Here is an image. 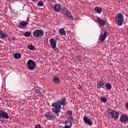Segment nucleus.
Returning <instances> with one entry per match:
<instances>
[{"instance_id":"f257e3e1","label":"nucleus","mask_w":128,"mask_h":128,"mask_svg":"<svg viewBox=\"0 0 128 128\" xmlns=\"http://www.w3.org/2000/svg\"><path fill=\"white\" fill-rule=\"evenodd\" d=\"M64 104V98H62L56 102L52 103V106L54 108H52V110L57 116H58V112H60V106Z\"/></svg>"},{"instance_id":"f03ea898","label":"nucleus","mask_w":128,"mask_h":128,"mask_svg":"<svg viewBox=\"0 0 128 128\" xmlns=\"http://www.w3.org/2000/svg\"><path fill=\"white\" fill-rule=\"evenodd\" d=\"M115 20L116 24L118 26H122V24H124V15L120 13L118 14L115 16Z\"/></svg>"},{"instance_id":"7ed1b4c3","label":"nucleus","mask_w":128,"mask_h":128,"mask_svg":"<svg viewBox=\"0 0 128 128\" xmlns=\"http://www.w3.org/2000/svg\"><path fill=\"white\" fill-rule=\"evenodd\" d=\"M44 30L36 29L33 32V36L36 38H40L44 36Z\"/></svg>"},{"instance_id":"20e7f679","label":"nucleus","mask_w":128,"mask_h":128,"mask_svg":"<svg viewBox=\"0 0 128 128\" xmlns=\"http://www.w3.org/2000/svg\"><path fill=\"white\" fill-rule=\"evenodd\" d=\"M108 112L112 118H114L115 120L120 116V112L116 110H114L112 108H109L108 110H107V112Z\"/></svg>"},{"instance_id":"39448f33","label":"nucleus","mask_w":128,"mask_h":128,"mask_svg":"<svg viewBox=\"0 0 128 128\" xmlns=\"http://www.w3.org/2000/svg\"><path fill=\"white\" fill-rule=\"evenodd\" d=\"M36 62L32 60H29L27 62V67L30 70H34L36 68Z\"/></svg>"},{"instance_id":"423d86ee","label":"nucleus","mask_w":128,"mask_h":128,"mask_svg":"<svg viewBox=\"0 0 128 128\" xmlns=\"http://www.w3.org/2000/svg\"><path fill=\"white\" fill-rule=\"evenodd\" d=\"M2 118L8 120V118H10V116H8V114L6 112L1 110H0V122H2Z\"/></svg>"},{"instance_id":"0eeeda50","label":"nucleus","mask_w":128,"mask_h":128,"mask_svg":"<svg viewBox=\"0 0 128 128\" xmlns=\"http://www.w3.org/2000/svg\"><path fill=\"white\" fill-rule=\"evenodd\" d=\"M83 120L84 122L86 124H88V126H90L94 124L92 122V120H90V118H88V117L86 115H85L84 116Z\"/></svg>"},{"instance_id":"6e6552de","label":"nucleus","mask_w":128,"mask_h":128,"mask_svg":"<svg viewBox=\"0 0 128 128\" xmlns=\"http://www.w3.org/2000/svg\"><path fill=\"white\" fill-rule=\"evenodd\" d=\"M28 24V21H22V22H19L17 26L18 28H26V25Z\"/></svg>"},{"instance_id":"1a4fd4ad","label":"nucleus","mask_w":128,"mask_h":128,"mask_svg":"<svg viewBox=\"0 0 128 128\" xmlns=\"http://www.w3.org/2000/svg\"><path fill=\"white\" fill-rule=\"evenodd\" d=\"M97 88L100 90V88H103L104 90L106 89V86L104 85V82L102 80H100L97 84Z\"/></svg>"},{"instance_id":"9d476101","label":"nucleus","mask_w":128,"mask_h":128,"mask_svg":"<svg viewBox=\"0 0 128 128\" xmlns=\"http://www.w3.org/2000/svg\"><path fill=\"white\" fill-rule=\"evenodd\" d=\"M108 36V32L106 31L102 35H100V40L102 42H104V40L106 38V37Z\"/></svg>"},{"instance_id":"9b49d317","label":"nucleus","mask_w":128,"mask_h":128,"mask_svg":"<svg viewBox=\"0 0 128 128\" xmlns=\"http://www.w3.org/2000/svg\"><path fill=\"white\" fill-rule=\"evenodd\" d=\"M44 116H45V118L47 120H54V116H52V115L50 113H45Z\"/></svg>"},{"instance_id":"f8f14e48","label":"nucleus","mask_w":128,"mask_h":128,"mask_svg":"<svg viewBox=\"0 0 128 128\" xmlns=\"http://www.w3.org/2000/svg\"><path fill=\"white\" fill-rule=\"evenodd\" d=\"M128 120V117L126 115V114H123L120 116V122H122L123 124H124V122H126Z\"/></svg>"},{"instance_id":"ddd939ff","label":"nucleus","mask_w":128,"mask_h":128,"mask_svg":"<svg viewBox=\"0 0 128 128\" xmlns=\"http://www.w3.org/2000/svg\"><path fill=\"white\" fill-rule=\"evenodd\" d=\"M56 44H57L56 40H54V38H51L50 39V44L52 48H56Z\"/></svg>"},{"instance_id":"4468645a","label":"nucleus","mask_w":128,"mask_h":128,"mask_svg":"<svg viewBox=\"0 0 128 128\" xmlns=\"http://www.w3.org/2000/svg\"><path fill=\"white\" fill-rule=\"evenodd\" d=\"M8 35L6 33H4V32L2 29L0 30V38H8Z\"/></svg>"},{"instance_id":"2eb2a0df","label":"nucleus","mask_w":128,"mask_h":128,"mask_svg":"<svg viewBox=\"0 0 128 128\" xmlns=\"http://www.w3.org/2000/svg\"><path fill=\"white\" fill-rule=\"evenodd\" d=\"M97 20H98V22L102 26H106V21H104V20L98 17H97Z\"/></svg>"},{"instance_id":"dca6fc26","label":"nucleus","mask_w":128,"mask_h":128,"mask_svg":"<svg viewBox=\"0 0 128 128\" xmlns=\"http://www.w3.org/2000/svg\"><path fill=\"white\" fill-rule=\"evenodd\" d=\"M54 9L55 12H60V5L58 4H55L54 6Z\"/></svg>"},{"instance_id":"f3484780","label":"nucleus","mask_w":128,"mask_h":128,"mask_svg":"<svg viewBox=\"0 0 128 128\" xmlns=\"http://www.w3.org/2000/svg\"><path fill=\"white\" fill-rule=\"evenodd\" d=\"M66 16H68V18H70V20H74V16H72V13L66 10Z\"/></svg>"},{"instance_id":"a211bd4d","label":"nucleus","mask_w":128,"mask_h":128,"mask_svg":"<svg viewBox=\"0 0 128 128\" xmlns=\"http://www.w3.org/2000/svg\"><path fill=\"white\" fill-rule=\"evenodd\" d=\"M52 80L54 84H58L60 82V80L58 77L54 76Z\"/></svg>"},{"instance_id":"6ab92c4d","label":"nucleus","mask_w":128,"mask_h":128,"mask_svg":"<svg viewBox=\"0 0 128 128\" xmlns=\"http://www.w3.org/2000/svg\"><path fill=\"white\" fill-rule=\"evenodd\" d=\"M94 10L96 12L97 14H100V12H102V8L100 7L96 6V7H94Z\"/></svg>"},{"instance_id":"aec40b11","label":"nucleus","mask_w":128,"mask_h":128,"mask_svg":"<svg viewBox=\"0 0 128 128\" xmlns=\"http://www.w3.org/2000/svg\"><path fill=\"white\" fill-rule=\"evenodd\" d=\"M58 32L60 36H64V28H59Z\"/></svg>"},{"instance_id":"412c9836","label":"nucleus","mask_w":128,"mask_h":128,"mask_svg":"<svg viewBox=\"0 0 128 128\" xmlns=\"http://www.w3.org/2000/svg\"><path fill=\"white\" fill-rule=\"evenodd\" d=\"M105 88L106 90H112V84H110V83H107L106 85H105Z\"/></svg>"},{"instance_id":"4be33fe9","label":"nucleus","mask_w":128,"mask_h":128,"mask_svg":"<svg viewBox=\"0 0 128 128\" xmlns=\"http://www.w3.org/2000/svg\"><path fill=\"white\" fill-rule=\"evenodd\" d=\"M14 58L16 60H18V58H22V55L20 53H16L14 54Z\"/></svg>"},{"instance_id":"5701e85b","label":"nucleus","mask_w":128,"mask_h":128,"mask_svg":"<svg viewBox=\"0 0 128 128\" xmlns=\"http://www.w3.org/2000/svg\"><path fill=\"white\" fill-rule=\"evenodd\" d=\"M27 48L30 50H34V46H32V44L28 45Z\"/></svg>"},{"instance_id":"b1692460","label":"nucleus","mask_w":128,"mask_h":128,"mask_svg":"<svg viewBox=\"0 0 128 128\" xmlns=\"http://www.w3.org/2000/svg\"><path fill=\"white\" fill-rule=\"evenodd\" d=\"M31 34H32V33L30 32H26L24 34V36H26L27 38L30 36Z\"/></svg>"},{"instance_id":"393cba45","label":"nucleus","mask_w":128,"mask_h":128,"mask_svg":"<svg viewBox=\"0 0 128 128\" xmlns=\"http://www.w3.org/2000/svg\"><path fill=\"white\" fill-rule=\"evenodd\" d=\"M66 114L70 116L72 115V110H68L66 112Z\"/></svg>"},{"instance_id":"a878e982","label":"nucleus","mask_w":128,"mask_h":128,"mask_svg":"<svg viewBox=\"0 0 128 128\" xmlns=\"http://www.w3.org/2000/svg\"><path fill=\"white\" fill-rule=\"evenodd\" d=\"M66 126H72V122H70V121L66 120L65 122Z\"/></svg>"},{"instance_id":"bb28decb","label":"nucleus","mask_w":128,"mask_h":128,"mask_svg":"<svg viewBox=\"0 0 128 128\" xmlns=\"http://www.w3.org/2000/svg\"><path fill=\"white\" fill-rule=\"evenodd\" d=\"M68 122H74V118L72 116H68Z\"/></svg>"},{"instance_id":"cd10ccee","label":"nucleus","mask_w":128,"mask_h":128,"mask_svg":"<svg viewBox=\"0 0 128 128\" xmlns=\"http://www.w3.org/2000/svg\"><path fill=\"white\" fill-rule=\"evenodd\" d=\"M38 6H44V2L42 1H39L38 2Z\"/></svg>"},{"instance_id":"c85d7f7f","label":"nucleus","mask_w":128,"mask_h":128,"mask_svg":"<svg viewBox=\"0 0 128 128\" xmlns=\"http://www.w3.org/2000/svg\"><path fill=\"white\" fill-rule=\"evenodd\" d=\"M100 100L103 102H106V98L105 97H101Z\"/></svg>"},{"instance_id":"c756f323","label":"nucleus","mask_w":128,"mask_h":128,"mask_svg":"<svg viewBox=\"0 0 128 128\" xmlns=\"http://www.w3.org/2000/svg\"><path fill=\"white\" fill-rule=\"evenodd\" d=\"M36 94H38V96H42V92L40 91V90H36Z\"/></svg>"},{"instance_id":"7c9ffc66","label":"nucleus","mask_w":128,"mask_h":128,"mask_svg":"<svg viewBox=\"0 0 128 128\" xmlns=\"http://www.w3.org/2000/svg\"><path fill=\"white\" fill-rule=\"evenodd\" d=\"M42 126H40V124H38L36 126L35 128H40Z\"/></svg>"},{"instance_id":"2f4dec72","label":"nucleus","mask_w":128,"mask_h":128,"mask_svg":"<svg viewBox=\"0 0 128 128\" xmlns=\"http://www.w3.org/2000/svg\"><path fill=\"white\" fill-rule=\"evenodd\" d=\"M11 12H12L13 14H18V12H16V11L12 10L11 11Z\"/></svg>"},{"instance_id":"473e14b6","label":"nucleus","mask_w":128,"mask_h":128,"mask_svg":"<svg viewBox=\"0 0 128 128\" xmlns=\"http://www.w3.org/2000/svg\"><path fill=\"white\" fill-rule=\"evenodd\" d=\"M55 51H56V52H58V49L56 48V46L55 48H52Z\"/></svg>"},{"instance_id":"72a5a7b5","label":"nucleus","mask_w":128,"mask_h":128,"mask_svg":"<svg viewBox=\"0 0 128 128\" xmlns=\"http://www.w3.org/2000/svg\"><path fill=\"white\" fill-rule=\"evenodd\" d=\"M125 108H126L128 110V102L127 103L125 104Z\"/></svg>"},{"instance_id":"f704fd0d","label":"nucleus","mask_w":128,"mask_h":128,"mask_svg":"<svg viewBox=\"0 0 128 128\" xmlns=\"http://www.w3.org/2000/svg\"><path fill=\"white\" fill-rule=\"evenodd\" d=\"M72 128V126H68V125H65L64 126V128Z\"/></svg>"},{"instance_id":"c9c22d12","label":"nucleus","mask_w":128,"mask_h":128,"mask_svg":"<svg viewBox=\"0 0 128 128\" xmlns=\"http://www.w3.org/2000/svg\"><path fill=\"white\" fill-rule=\"evenodd\" d=\"M32 2H36L38 0H31Z\"/></svg>"},{"instance_id":"e433bc0d","label":"nucleus","mask_w":128,"mask_h":128,"mask_svg":"<svg viewBox=\"0 0 128 128\" xmlns=\"http://www.w3.org/2000/svg\"><path fill=\"white\" fill-rule=\"evenodd\" d=\"M78 88H82V85H80V84H79Z\"/></svg>"},{"instance_id":"4c0bfd02","label":"nucleus","mask_w":128,"mask_h":128,"mask_svg":"<svg viewBox=\"0 0 128 128\" xmlns=\"http://www.w3.org/2000/svg\"><path fill=\"white\" fill-rule=\"evenodd\" d=\"M29 20V18H27V20L26 22H27V24H28V22Z\"/></svg>"},{"instance_id":"58836bf2","label":"nucleus","mask_w":128,"mask_h":128,"mask_svg":"<svg viewBox=\"0 0 128 128\" xmlns=\"http://www.w3.org/2000/svg\"><path fill=\"white\" fill-rule=\"evenodd\" d=\"M64 35L66 36V32H64Z\"/></svg>"},{"instance_id":"ea45409f","label":"nucleus","mask_w":128,"mask_h":128,"mask_svg":"<svg viewBox=\"0 0 128 128\" xmlns=\"http://www.w3.org/2000/svg\"><path fill=\"white\" fill-rule=\"evenodd\" d=\"M64 104L66 105V103H64Z\"/></svg>"}]
</instances>
